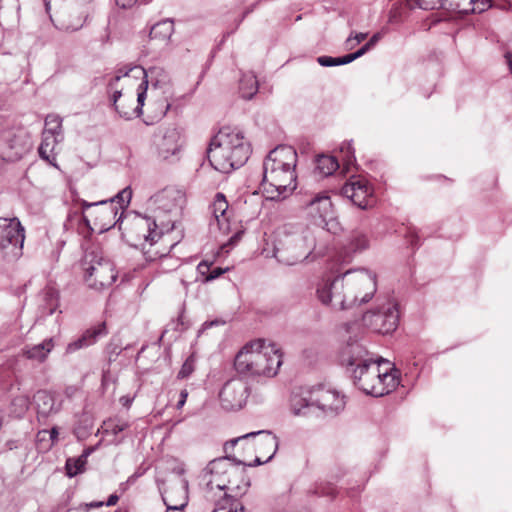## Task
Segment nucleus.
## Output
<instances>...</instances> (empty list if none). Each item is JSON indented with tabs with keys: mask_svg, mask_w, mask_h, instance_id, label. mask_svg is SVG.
<instances>
[{
	"mask_svg": "<svg viewBox=\"0 0 512 512\" xmlns=\"http://www.w3.org/2000/svg\"><path fill=\"white\" fill-rule=\"evenodd\" d=\"M151 97L150 103L155 106V116L162 118L171 107L173 85L169 73L159 66L144 69L142 66H132L120 69L108 82V92L115 111L120 117L129 120L142 114L148 86Z\"/></svg>",
	"mask_w": 512,
	"mask_h": 512,
	"instance_id": "f257e3e1",
	"label": "nucleus"
},
{
	"mask_svg": "<svg viewBox=\"0 0 512 512\" xmlns=\"http://www.w3.org/2000/svg\"><path fill=\"white\" fill-rule=\"evenodd\" d=\"M200 484L206 496L215 502L212 512H248L239 500L250 484L242 461L231 457L212 460L202 470Z\"/></svg>",
	"mask_w": 512,
	"mask_h": 512,
	"instance_id": "f03ea898",
	"label": "nucleus"
},
{
	"mask_svg": "<svg viewBox=\"0 0 512 512\" xmlns=\"http://www.w3.org/2000/svg\"><path fill=\"white\" fill-rule=\"evenodd\" d=\"M341 362L351 374L355 386L367 395L384 396L399 384V372L390 368L388 361L374 359L358 342L346 345Z\"/></svg>",
	"mask_w": 512,
	"mask_h": 512,
	"instance_id": "7ed1b4c3",
	"label": "nucleus"
},
{
	"mask_svg": "<svg viewBox=\"0 0 512 512\" xmlns=\"http://www.w3.org/2000/svg\"><path fill=\"white\" fill-rule=\"evenodd\" d=\"M329 243L330 235L323 230L287 223L276 231L273 252L285 265L312 263L326 255Z\"/></svg>",
	"mask_w": 512,
	"mask_h": 512,
	"instance_id": "20e7f679",
	"label": "nucleus"
},
{
	"mask_svg": "<svg viewBox=\"0 0 512 512\" xmlns=\"http://www.w3.org/2000/svg\"><path fill=\"white\" fill-rule=\"evenodd\" d=\"M297 152L281 145L269 152L263 163V192L269 200H283L297 187Z\"/></svg>",
	"mask_w": 512,
	"mask_h": 512,
	"instance_id": "39448f33",
	"label": "nucleus"
},
{
	"mask_svg": "<svg viewBox=\"0 0 512 512\" xmlns=\"http://www.w3.org/2000/svg\"><path fill=\"white\" fill-rule=\"evenodd\" d=\"M251 153L250 143L237 127H222L211 139L207 157L211 166L221 172L230 173L240 168Z\"/></svg>",
	"mask_w": 512,
	"mask_h": 512,
	"instance_id": "423d86ee",
	"label": "nucleus"
},
{
	"mask_svg": "<svg viewBox=\"0 0 512 512\" xmlns=\"http://www.w3.org/2000/svg\"><path fill=\"white\" fill-rule=\"evenodd\" d=\"M282 352L264 339L247 343L236 355L234 366L239 374L250 377H274L282 365Z\"/></svg>",
	"mask_w": 512,
	"mask_h": 512,
	"instance_id": "0eeeda50",
	"label": "nucleus"
},
{
	"mask_svg": "<svg viewBox=\"0 0 512 512\" xmlns=\"http://www.w3.org/2000/svg\"><path fill=\"white\" fill-rule=\"evenodd\" d=\"M345 404V397L339 391L319 385L305 390L299 395H293L291 410L297 416H308L314 414L316 410L333 416L341 412Z\"/></svg>",
	"mask_w": 512,
	"mask_h": 512,
	"instance_id": "6e6552de",
	"label": "nucleus"
},
{
	"mask_svg": "<svg viewBox=\"0 0 512 512\" xmlns=\"http://www.w3.org/2000/svg\"><path fill=\"white\" fill-rule=\"evenodd\" d=\"M132 192L129 187L118 192L110 200L98 201L95 210L81 216L87 226H90V217L93 218L94 226L100 231H106L114 227L121 219L118 216L119 209L123 210L131 200Z\"/></svg>",
	"mask_w": 512,
	"mask_h": 512,
	"instance_id": "1a4fd4ad",
	"label": "nucleus"
},
{
	"mask_svg": "<svg viewBox=\"0 0 512 512\" xmlns=\"http://www.w3.org/2000/svg\"><path fill=\"white\" fill-rule=\"evenodd\" d=\"M349 308L368 302L377 290L375 273L366 269L343 272Z\"/></svg>",
	"mask_w": 512,
	"mask_h": 512,
	"instance_id": "9d476101",
	"label": "nucleus"
},
{
	"mask_svg": "<svg viewBox=\"0 0 512 512\" xmlns=\"http://www.w3.org/2000/svg\"><path fill=\"white\" fill-rule=\"evenodd\" d=\"M85 281L89 287L102 289L112 285L117 274L113 263L98 250L87 252L83 259Z\"/></svg>",
	"mask_w": 512,
	"mask_h": 512,
	"instance_id": "9b49d317",
	"label": "nucleus"
},
{
	"mask_svg": "<svg viewBox=\"0 0 512 512\" xmlns=\"http://www.w3.org/2000/svg\"><path fill=\"white\" fill-rule=\"evenodd\" d=\"M399 319V304L393 298H378L376 306L364 313L362 318L365 326L380 334H389L395 331Z\"/></svg>",
	"mask_w": 512,
	"mask_h": 512,
	"instance_id": "f8f14e48",
	"label": "nucleus"
},
{
	"mask_svg": "<svg viewBox=\"0 0 512 512\" xmlns=\"http://www.w3.org/2000/svg\"><path fill=\"white\" fill-rule=\"evenodd\" d=\"M307 218L320 226L319 230L336 233L340 230L336 212L330 196L326 192H320L311 196L303 205Z\"/></svg>",
	"mask_w": 512,
	"mask_h": 512,
	"instance_id": "ddd939ff",
	"label": "nucleus"
},
{
	"mask_svg": "<svg viewBox=\"0 0 512 512\" xmlns=\"http://www.w3.org/2000/svg\"><path fill=\"white\" fill-rule=\"evenodd\" d=\"M25 230L18 218L0 217V250L8 261L22 256Z\"/></svg>",
	"mask_w": 512,
	"mask_h": 512,
	"instance_id": "4468645a",
	"label": "nucleus"
},
{
	"mask_svg": "<svg viewBox=\"0 0 512 512\" xmlns=\"http://www.w3.org/2000/svg\"><path fill=\"white\" fill-rule=\"evenodd\" d=\"M316 295L323 305L333 310L350 309L343 273L324 276L317 284Z\"/></svg>",
	"mask_w": 512,
	"mask_h": 512,
	"instance_id": "2eb2a0df",
	"label": "nucleus"
},
{
	"mask_svg": "<svg viewBox=\"0 0 512 512\" xmlns=\"http://www.w3.org/2000/svg\"><path fill=\"white\" fill-rule=\"evenodd\" d=\"M31 148V138L22 129L5 130L0 134V158L3 161H19Z\"/></svg>",
	"mask_w": 512,
	"mask_h": 512,
	"instance_id": "dca6fc26",
	"label": "nucleus"
},
{
	"mask_svg": "<svg viewBox=\"0 0 512 512\" xmlns=\"http://www.w3.org/2000/svg\"><path fill=\"white\" fill-rule=\"evenodd\" d=\"M341 193L361 209L372 207L375 203L372 187L360 176H352L342 187Z\"/></svg>",
	"mask_w": 512,
	"mask_h": 512,
	"instance_id": "f3484780",
	"label": "nucleus"
},
{
	"mask_svg": "<svg viewBox=\"0 0 512 512\" xmlns=\"http://www.w3.org/2000/svg\"><path fill=\"white\" fill-rule=\"evenodd\" d=\"M248 395L247 383L240 378H233L224 384L219 393V398L223 408L235 410L243 407Z\"/></svg>",
	"mask_w": 512,
	"mask_h": 512,
	"instance_id": "a211bd4d",
	"label": "nucleus"
},
{
	"mask_svg": "<svg viewBox=\"0 0 512 512\" xmlns=\"http://www.w3.org/2000/svg\"><path fill=\"white\" fill-rule=\"evenodd\" d=\"M162 499L166 508H185L188 504V481L183 477V470L176 472L162 492Z\"/></svg>",
	"mask_w": 512,
	"mask_h": 512,
	"instance_id": "6ab92c4d",
	"label": "nucleus"
},
{
	"mask_svg": "<svg viewBox=\"0 0 512 512\" xmlns=\"http://www.w3.org/2000/svg\"><path fill=\"white\" fill-rule=\"evenodd\" d=\"M154 144L158 155L164 160L169 159L180 150V132L175 126L163 127L154 136Z\"/></svg>",
	"mask_w": 512,
	"mask_h": 512,
	"instance_id": "aec40b11",
	"label": "nucleus"
},
{
	"mask_svg": "<svg viewBox=\"0 0 512 512\" xmlns=\"http://www.w3.org/2000/svg\"><path fill=\"white\" fill-rule=\"evenodd\" d=\"M251 438L255 440L253 445L257 449V451L269 454L265 462L270 460L275 455L278 449V439L270 431L266 430L250 432L241 437L233 439L230 442L226 443L225 450L227 451L229 446L233 447L237 443L249 440Z\"/></svg>",
	"mask_w": 512,
	"mask_h": 512,
	"instance_id": "412c9836",
	"label": "nucleus"
},
{
	"mask_svg": "<svg viewBox=\"0 0 512 512\" xmlns=\"http://www.w3.org/2000/svg\"><path fill=\"white\" fill-rule=\"evenodd\" d=\"M108 333L106 323L102 322L94 327L87 329L78 339L69 343L66 348L67 353H74L75 351L89 347L95 344L100 338L106 336Z\"/></svg>",
	"mask_w": 512,
	"mask_h": 512,
	"instance_id": "4be33fe9",
	"label": "nucleus"
},
{
	"mask_svg": "<svg viewBox=\"0 0 512 512\" xmlns=\"http://www.w3.org/2000/svg\"><path fill=\"white\" fill-rule=\"evenodd\" d=\"M218 229L227 234L230 231L229 216L227 214L228 202L222 193H217L210 207Z\"/></svg>",
	"mask_w": 512,
	"mask_h": 512,
	"instance_id": "5701e85b",
	"label": "nucleus"
},
{
	"mask_svg": "<svg viewBox=\"0 0 512 512\" xmlns=\"http://www.w3.org/2000/svg\"><path fill=\"white\" fill-rule=\"evenodd\" d=\"M54 346V339L47 338L39 344L33 346H25L22 349V355L30 360L43 362L46 360L49 353L53 350Z\"/></svg>",
	"mask_w": 512,
	"mask_h": 512,
	"instance_id": "b1692460",
	"label": "nucleus"
},
{
	"mask_svg": "<svg viewBox=\"0 0 512 512\" xmlns=\"http://www.w3.org/2000/svg\"><path fill=\"white\" fill-rule=\"evenodd\" d=\"M174 33V22L171 19H164L155 23L149 33L151 40L167 44Z\"/></svg>",
	"mask_w": 512,
	"mask_h": 512,
	"instance_id": "393cba45",
	"label": "nucleus"
},
{
	"mask_svg": "<svg viewBox=\"0 0 512 512\" xmlns=\"http://www.w3.org/2000/svg\"><path fill=\"white\" fill-rule=\"evenodd\" d=\"M41 297L43 302L40 306L42 315H52L58 308V291L54 287L47 286L43 289Z\"/></svg>",
	"mask_w": 512,
	"mask_h": 512,
	"instance_id": "a878e982",
	"label": "nucleus"
},
{
	"mask_svg": "<svg viewBox=\"0 0 512 512\" xmlns=\"http://www.w3.org/2000/svg\"><path fill=\"white\" fill-rule=\"evenodd\" d=\"M34 401L39 416L47 417L56 411L54 397L47 391H38Z\"/></svg>",
	"mask_w": 512,
	"mask_h": 512,
	"instance_id": "bb28decb",
	"label": "nucleus"
},
{
	"mask_svg": "<svg viewBox=\"0 0 512 512\" xmlns=\"http://www.w3.org/2000/svg\"><path fill=\"white\" fill-rule=\"evenodd\" d=\"M61 141L62 138L57 136L42 134V141L38 148L39 156L48 163L53 164V161L56 159L54 149Z\"/></svg>",
	"mask_w": 512,
	"mask_h": 512,
	"instance_id": "cd10ccee",
	"label": "nucleus"
},
{
	"mask_svg": "<svg viewBox=\"0 0 512 512\" xmlns=\"http://www.w3.org/2000/svg\"><path fill=\"white\" fill-rule=\"evenodd\" d=\"M257 91L258 81L256 76L253 73L243 74L239 84V92L241 97L250 100L257 93Z\"/></svg>",
	"mask_w": 512,
	"mask_h": 512,
	"instance_id": "c85d7f7f",
	"label": "nucleus"
},
{
	"mask_svg": "<svg viewBox=\"0 0 512 512\" xmlns=\"http://www.w3.org/2000/svg\"><path fill=\"white\" fill-rule=\"evenodd\" d=\"M339 168V161L331 155H321L316 160V169L323 176L332 175Z\"/></svg>",
	"mask_w": 512,
	"mask_h": 512,
	"instance_id": "c756f323",
	"label": "nucleus"
},
{
	"mask_svg": "<svg viewBox=\"0 0 512 512\" xmlns=\"http://www.w3.org/2000/svg\"><path fill=\"white\" fill-rule=\"evenodd\" d=\"M136 226L147 230V233L143 234L145 241L154 243L160 237V233L157 231V224L149 217H140L137 220Z\"/></svg>",
	"mask_w": 512,
	"mask_h": 512,
	"instance_id": "7c9ffc66",
	"label": "nucleus"
},
{
	"mask_svg": "<svg viewBox=\"0 0 512 512\" xmlns=\"http://www.w3.org/2000/svg\"><path fill=\"white\" fill-rule=\"evenodd\" d=\"M43 135H52L62 138V119L57 115H48L45 119Z\"/></svg>",
	"mask_w": 512,
	"mask_h": 512,
	"instance_id": "2f4dec72",
	"label": "nucleus"
},
{
	"mask_svg": "<svg viewBox=\"0 0 512 512\" xmlns=\"http://www.w3.org/2000/svg\"><path fill=\"white\" fill-rule=\"evenodd\" d=\"M355 59L353 53L347 54L342 57H331V56H320L317 58V62L324 67H333L339 65H345L353 62Z\"/></svg>",
	"mask_w": 512,
	"mask_h": 512,
	"instance_id": "473e14b6",
	"label": "nucleus"
},
{
	"mask_svg": "<svg viewBox=\"0 0 512 512\" xmlns=\"http://www.w3.org/2000/svg\"><path fill=\"white\" fill-rule=\"evenodd\" d=\"M86 465V455H81L78 458H69L66 461V473L69 477H74L84 471Z\"/></svg>",
	"mask_w": 512,
	"mask_h": 512,
	"instance_id": "72a5a7b5",
	"label": "nucleus"
},
{
	"mask_svg": "<svg viewBox=\"0 0 512 512\" xmlns=\"http://www.w3.org/2000/svg\"><path fill=\"white\" fill-rule=\"evenodd\" d=\"M410 8L419 7L424 10L441 8L447 0H405Z\"/></svg>",
	"mask_w": 512,
	"mask_h": 512,
	"instance_id": "f704fd0d",
	"label": "nucleus"
},
{
	"mask_svg": "<svg viewBox=\"0 0 512 512\" xmlns=\"http://www.w3.org/2000/svg\"><path fill=\"white\" fill-rule=\"evenodd\" d=\"M447 2L448 8L459 14H469L470 10H473L472 0H447Z\"/></svg>",
	"mask_w": 512,
	"mask_h": 512,
	"instance_id": "c9c22d12",
	"label": "nucleus"
},
{
	"mask_svg": "<svg viewBox=\"0 0 512 512\" xmlns=\"http://www.w3.org/2000/svg\"><path fill=\"white\" fill-rule=\"evenodd\" d=\"M340 153L342 154V161L345 166L349 168L355 162L354 149L351 142H344L340 147Z\"/></svg>",
	"mask_w": 512,
	"mask_h": 512,
	"instance_id": "e433bc0d",
	"label": "nucleus"
},
{
	"mask_svg": "<svg viewBox=\"0 0 512 512\" xmlns=\"http://www.w3.org/2000/svg\"><path fill=\"white\" fill-rule=\"evenodd\" d=\"M382 36L383 34L381 32L375 33L366 44H364L359 50L353 53L355 59L360 58L368 51H370L377 44V42L382 39Z\"/></svg>",
	"mask_w": 512,
	"mask_h": 512,
	"instance_id": "4c0bfd02",
	"label": "nucleus"
},
{
	"mask_svg": "<svg viewBox=\"0 0 512 512\" xmlns=\"http://www.w3.org/2000/svg\"><path fill=\"white\" fill-rule=\"evenodd\" d=\"M352 248L355 251H363L369 246V240L366 235L362 233H357L353 236L351 240Z\"/></svg>",
	"mask_w": 512,
	"mask_h": 512,
	"instance_id": "58836bf2",
	"label": "nucleus"
},
{
	"mask_svg": "<svg viewBox=\"0 0 512 512\" xmlns=\"http://www.w3.org/2000/svg\"><path fill=\"white\" fill-rule=\"evenodd\" d=\"M471 6L473 10H470V13L480 14L491 7V3L490 0H472Z\"/></svg>",
	"mask_w": 512,
	"mask_h": 512,
	"instance_id": "ea45409f",
	"label": "nucleus"
},
{
	"mask_svg": "<svg viewBox=\"0 0 512 512\" xmlns=\"http://www.w3.org/2000/svg\"><path fill=\"white\" fill-rule=\"evenodd\" d=\"M85 19H86V16H80L77 18V20L75 22H71V23H67V24L64 23L62 25V28L68 32L77 31L83 26Z\"/></svg>",
	"mask_w": 512,
	"mask_h": 512,
	"instance_id": "a19ab883",
	"label": "nucleus"
},
{
	"mask_svg": "<svg viewBox=\"0 0 512 512\" xmlns=\"http://www.w3.org/2000/svg\"><path fill=\"white\" fill-rule=\"evenodd\" d=\"M368 34L367 33H355V35H350L347 39H346V48L348 50H352L353 49V45L352 42L355 41V43H358L360 44L362 41H364L366 38H367Z\"/></svg>",
	"mask_w": 512,
	"mask_h": 512,
	"instance_id": "79ce46f5",
	"label": "nucleus"
},
{
	"mask_svg": "<svg viewBox=\"0 0 512 512\" xmlns=\"http://www.w3.org/2000/svg\"><path fill=\"white\" fill-rule=\"evenodd\" d=\"M315 494L322 496H333L335 494V488L330 484H319L314 491Z\"/></svg>",
	"mask_w": 512,
	"mask_h": 512,
	"instance_id": "37998d69",
	"label": "nucleus"
},
{
	"mask_svg": "<svg viewBox=\"0 0 512 512\" xmlns=\"http://www.w3.org/2000/svg\"><path fill=\"white\" fill-rule=\"evenodd\" d=\"M228 270H229V268L224 269V268L217 267V268L213 269L212 271H210V273L203 279V282L207 283L212 280H215L218 277H220L222 274L227 272Z\"/></svg>",
	"mask_w": 512,
	"mask_h": 512,
	"instance_id": "c03bdc74",
	"label": "nucleus"
},
{
	"mask_svg": "<svg viewBox=\"0 0 512 512\" xmlns=\"http://www.w3.org/2000/svg\"><path fill=\"white\" fill-rule=\"evenodd\" d=\"M192 371H193V363L191 361L187 360L182 365V368L178 373V377L186 378L192 373Z\"/></svg>",
	"mask_w": 512,
	"mask_h": 512,
	"instance_id": "a18cd8bd",
	"label": "nucleus"
},
{
	"mask_svg": "<svg viewBox=\"0 0 512 512\" xmlns=\"http://www.w3.org/2000/svg\"><path fill=\"white\" fill-rule=\"evenodd\" d=\"M111 431L113 434L117 435L119 434L120 432L124 431L125 429H127L129 427L128 423L125 422V421H119L117 423H114L112 424L111 426Z\"/></svg>",
	"mask_w": 512,
	"mask_h": 512,
	"instance_id": "49530a36",
	"label": "nucleus"
},
{
	"mask_svg": "<svg viewBox=\"0 0 512 512\" xmlns=\"http://www.w3.org/2000/svg\"><path fill=\"white\" fill-rule=\"evenodd\" d=\"M48 434V431L47 430H42L38 433V437H40L41 435H46ZM58 429L57 427H53L50 431H49V436H50V440H51V444L53 445L57 440H58Z\"/></svg>",
	"mask_w": 512,
	"mask_h": 512,
	"instance_id": "de8ad7c7",
	"label": "nucleus"
},
{
	"mask_svg": "<svg viewBox=\"0 0 512 512\" xmlns=\"http://www.w3.org/2000/svg\"><path fill=\"white\" fill-rule=\"evenodd\" d=\"M210 264L206 261H202L197 266V271L200 275L206 277L210 272Z\"/></svg>",
	"mask_w": 512,
	"mask_h": 512,
	"instance_id": "09e8293b",
	"label": "nucleus"
},
{
	"mask_svg": "<svg viewBox=\"0 0 512 512\" xmlns=\"http://www.w3.org/2000/svg\"><path fill=\"white\" fill-rule=\"evenodd\" d=\"M224 321L221 320H212V321H206L203 323L201 329L199 330V333H203L205 330L218 325H223Z\"/></svg>",
	"mask_w": 512,
	"mask_h": 512,
	"instance_id": "8fccbe9b",
	"label": "nucleus"
},
{
	"mask_svg": "<svg viewBox=\"0 0 512 512\" xmlns=\"http://www.w3.org/2000/svg\"><path fill=\"white\" fill-rule=\"evenodd\" d=\"M187 397H188V392L186 390H182L180 392V399L178 400L177 405H176V407L178 409H181L184 406Z\"/></svg>",
	"mask_w": 512,
	"mask_h": 512,
	"instance_id": "3c124183",
	"label": "nucleus"
},
{
	"mask_svg": "<svg viewBox=\"0 0 512 512\" xmlns=\"http://www.w3.org/2000/svg\"><path fill=\"white\" fill-rule=\"evenodd\" d=\"M80 204H81V208H82V215L85 214L86 210H88V209H90L92 207L98 206L97 202L91 203V202H87L85 200H81Z\"/></svg>",
	"mask_w": 512,
	"mask_h": 512,
	"instance_id": "603ef678",
	"label": "nucleus"
},
{
	"mask_svg": "<svg viewBox=\"0 0 512 512\" xmlns=\"http://www.w3.org/2000/svg\"><path fill=\"white\" fill-rule=\"evenodd\" d=\"M119 500V497L116 494H112L109 496L106 503H104L106 506H114L117 504Z\"/></svg>",
	"mask_w": 512,
	"mask_h": 512,
	"instance_id": "864d4df0",
	"label": "nucleus"
},
{
	"mask_svg": "<svg viewBox=\"0 0 512 512\" xmlns=\"http://www.w3.org/2000/svg\"><path fill=\"white\" fill-rule=\"evenodd\" d=\"M104 505V502L102 501H95V502H91V503H87L85 504V507H86V511L92 509V508H100Z\"/></svg>",
	"mask_w": 512,
	"mask_h": 512,
	"instance_id": "5fc2aeb1",
	"label": "nucleus"
},
{
	"mask_svg": "<svg viewBox=\"0 0 512 512\" xmlns=\"http://www.w3.org/2000/svg\"><path fill=\"white\" fill-rule=\"evenodd\" d=\"M136 0H116L118 6L122 8L130 7Z\"/></svg>",
	"mask_w": 512,
	"mask_h": 512,
	"instance_id": "6e6d98bb",
	"label": "nucleus"
},
{
	"mask_svg": "<svg viewBox=\"0 0 512 512\" xmlns=\"http://www.w3.org/2000/svg\"><path fill=\"white\" fill-rule=\"evenodd\" d=\"M120 403L125 407H129L132 403V399L129 396H122L120 398Z\"/></svg>",
	"mask_w": 512,
	"mask_h": 512,
	"instance_id": "4d7b16f0",
	"label": "nucleus"
},
{
	"mask_svg": "<svg viewBox=\"0 0 512 512\" xmlns=\"http://www.w3.org/2000/svg\"><path fill=\"white\" fill-rule=\"evenodd\" d=\"M505 58L507 60V64L509 66L510 72L512 73V53L511 52H506L505 53Z\"/></svg>",
	"mask_w": 512,
	"mask_h": 512,
	"instance_id": "13d9d810",
	"label": "nucleus"
},
{
	"mask_svg": "<svg viewBox=\"0 0 512 512\" xmlns=\"http://www.w3.org/2000/svg\"><path fill=\"white\" fill-rule=\"evenodd\" d=\"M183 509L181 507L167 508L166 512H183Z\"/></svg>",
	"mask_w": 512,
	"mask_h": 512,
	"instance_id": "bf43d9fd",
	"label": "nucleus"
},
{
	"mask_svg": "<svg viewBox=\"0 0 512 512\" xmlns=\"http://www.w3.org/2000/svg\"><path fill=\"white\" fill-rule=\"evenodd\" d=\"M91 453V450H85L82 455H86V459L88 458L89 454Z\"/></svg>",
	"mask_w": 512,
	"mask_h": 512,
	"instance_id": "052dcab7",
	"label": "nucleus"
},
{
	"mask_svg": "<svg viewBox=\"0 0 512 512\" xmlns=\"http://www.w3.org/2000/svg\"><path fill=\"white\" fill-rule=\"evenodd\" d=\"M181 283H182V285L184 286V288H185V289H187V287H188V282H187V281H185V280H181Z\"/></svg>",
	"mask_w": 512,
	"mask_h": 512,
	"instance_id": "680f3d73",
	"label": "nucleus"
},
{
	"mask_svg": "<svg viewBox=\"0 0 512 512\" xmlns=\"http://www.w3.org/2000/svg\"><path fill=\"white\" fill-rule=\"evenodd\" d=\"M255 463H256V464H261V463H262V461H261V459H260L259 457H256V459H255Z\"/></svg>",
	"mask_w": 512,
	"mask_h": 512,
	"instance_id": "e2e57ef3",
	"label": "nucleus"
},
{
	"mask_svg": "<svg viewBox=\"0 0 512 512\" xmlns=\"http://www.w3.org/2000/svg\"><path fill=\"white\" fill-rule=\"evenodd\" d=\"M351 45H353V49H354L358 45V43H355V41H353Z\"/></svg>",
	"mask_w": 512,
	"mask_h": 512,
	"instance_id": "0e129e2a",
	"label": "nucleus"
},
{
	"mask_svg": "<svg viewBox=\"0 0 512 512\" xmlns=\"http://www.w3.org/2000/svg\"><path fill=\"white\" fill-rule=\"evenodd\" d=\"M411 244L412 245H415L416 244V241L414 239L411 240Z\"/></svg>",
	"mask_w": 512,
	"mask_h": 512,
	"instance_id": "69168bd1",
	"label": "nucleus"
}]
</instances>
